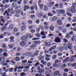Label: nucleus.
<instances>
[{
  "mask_svg": "<svg viewBox=\"0 0 76 76\" xmlns=\"http://www.w3.org/2000/svg\"><path fill=\"white\" fill-rule=\"evenodd\" d=\"M71 11L72 13H75V12H76V9H75V7H71Z\"/></svg>",
  "mask_w": 76,
  "mask_h": 76,
  "instance_id": "9",
  "label": "nucleus"
},
{
  "mask_svg": "<svg viewBox=\"0 0 76 76\" xmlns=\"http://www.w3.org/2000/svg\"><path fill=\"white\" fill-rule=\"evenodd\" d=\"M10 72H12L13 71V68H11L9 69Z\"/></svg>",
  "mask_w": 76,
  "mask_h": 76,
  "instance_id": "50",
  "label": "nucleus"
},
{
  "mask_svg": "<svg viewBox=\"0 0 76 76\" xmlns=\"http://www.w3.org/2000/svg\"><path fill=\"white\" fill-rule=\"evenodd\" d=\"M54 2L53 1H51L47 3L48 6L49 7H51L53 6V5H54Z\"/></svg>",
  "mask_w": 76,
  "mask_h": 76,
  "instance_id": "4",
  "label": "nucleus"
},
{
  "mask_svg": "<svg viewBox=\"0 0 76 76\" xmlns=\"http://www.w3.org/2000/svg\"><path fill=\"white\" fill-rule=\"evenodd\" d=\"M74 61H75V59L73 58H71L69 60V61H70L71 62H73Z\"/></svg>",
  "mask_w": 76,
  "mask_h": 76,
  "instance_id": "60",
  "label": "nucleus"
},
{
  "mask_svg": "<svg viewBox=\"0 0 76 76\" xmlns=\"http://www.w3.org/2000/svg\"><path fill=\"white\" fill-rule=\"evenodd\" d=\"M10 42H15V40H14V39H15V37L13 36H11L10 37Z\"/></svg>",
  "mask_w": 76,
  "mask_h": 76,
  "instance_id": "11",
  "label": "nucleus"
},
{
  "mask_svg": "<svg viewBox=\"0 0 76 76\" xmlns=\"http://www.w3.org/2000/svg\"><path fill=\"white\" fill-rule=\"evenodd\" d=\"M56 47H57V46H56V45L53 46L51 47L50 48L48 49V50L50 52V51H51L52 50H55V49L56 48Z\"/></svg>",
  "mask_w": 76,
  "mask_h": 76,
  "instance_id": "6",
  "label": "nucleus"
},
{
  "mask_svg": "<svg viewBox=\"0 0 76 76\" xmlns=\"http://www.w3.org/2000/svg\"><path fill=\"white\" fill-rule=\"evenodd\" d=\"M54 28L53 26H50V31H52L54 30Z\"/></svg>",
  "mask_w": 76,
  "mask_h": 76,
  "instance_id": "39",
  "label": "nucleus"
},
{
  "mask_svg": "<svg viewBox=\"0 0 76 76\" xmlns=\"http://www.w3.org/2000/svg\"><path fill=\"white\" fill-rule=\"evenodd\" d=\"M53 67H58V65L56 63L53 64Z\"/></svg>",
  "mask_w": 76,
  "mask_h": 76,
  "instance_id": "38",
  "label": "nucleus"
},
{
  "mask_svg": "<svg viewBox=\"0 0 76 76\" xmlns=\"http://www.w3.org/2000/svg\"><path fill=\"white\" fill-rule=\"evenodd\" d=\"M14 31L15 32H18V30L17 29V28H14L13 29Z\"/></svg>",
  "mask_w": 76,
  "mask_h": 76,
  "instance_id": "55",
  "label": "nucleus"
},
{
  "mask_svg": "<svg viewBox=\"0 0 76 76\" xmlns=\"http://www.w3.org/2000/svg\"><path fill=\"white\" fill-rule=\"evenodd\" d=\"M30 47L31 48H35L36 47V45L34 43H33L32 44V45L30 46Z\"/></svg>",
  "mask_w": 76,
  "mask_h": 76,
  "instance_id": "21",
  "label": "nucleus"
},
{
  "mask_svg": "<svg viewBox=\"0 0 76 76\" xmlns=\"http://www.w3.org/2000/svg\"><path fill=\"white\" fill-rule=\"evenodd\" d=\"M40 39L39 38L34 37L32 39V41H35V40H38Z\"/></svg>",
  "mask_w": 76,
  "mask_h": 76,
  "instance_id": "34",
  "label": "nucleus"
},
{
  "mask_svg": "<svg viewBox=\"0 0 76 76\" xmlns=\"http://www.w3.org/2000/svg\"><path fill=\"white\" fill-rule=\"evenodd\" d=\"M40 34L41 35L45 36V32L44 31H41L40 33Z\"/></svg>",
  "mask_w": 76,
  "mask_h": 76,
  "instance_id": "35",
  "label": "nucleus"
},
{
  "mask_svg": "<svg viewBox=\"0 0 76 76\" xmlns=\"http://www.w3.org/2000/svg\"><path fill=\"white\" fill-rule=\"evenodd\" d=\"M54 41L55 42H56V43H60L61 42V39L60 38L58 37H57L55 38Z\"/></svg>",
  "mask_w": 76,
  "mask_h": 76,
  "instance_id": "3",
  "label": "nucleus"
},
{
  "mask_svg": "<svg viewBox=\"0 0 76 76\" xmlns=\"http://www.w3.org/2000/svg\"><path fill=\"white\" fill-rule=\"evenodd\" d=\"M72 6L71 7H76V3L73 2L72 4Z\"/></svg>",
  "mask_w": 76,
  "mask_h": 76,
  "instance_id": "52",
  "label": "nucleus"
},
{
  "mask_svg": "<svg viewBox=\"0 0 76 76\" xmlns=\"http://www.w3.org/2000/svg\"><path fill=\"white\" fill-rule=\"evenodd\" d=\"M26 44V43H25V42L23 41L22 42H20V46H21V47H25Z\"/></svg>",
  "mask_w": 76,
  "mask_h": 76,
  "instance_id": "10",
  "label": "nucleus"
},
{
  "mask_svg": "<svg viewBox=\"0 0 76 76\" xmlns=\"http://www.w3.org/2000/svg\"><path fill=\"white\" fill-rule=\"evenodd\" d=\"M66 28H69L71 26V25L69 23H68L66 25Z\"/></svg>",
  "mask_w": 76,
  "mask_h": 76,
  "instance_id": "57",
  "label": "nucleus"
},
{
  "mask_svg": "<svg viewBox=\"0 0 76 76\" xmlns=\"http://www.w3.org/2000/svg\"><path fill=\"white\" fill-rule=\"evenodd\" d=\"M45 72V70L43 69H40L39 71H38V73H44Z\"/></svg>",
  "mask_w": 76,
  "mask_h": 76,
  "instance_id": "16",
  "label": "nucleus"
},
{
  "mask_svg": "<svg viewBox=\"0 0 76 76\" xmlns=\"http://www.w3.org/2000/svg\"><path fill=\"white\" fill-rule=\"evenodd\" d=\"M39 6L40 9H42V10L43 9V8H44V4H42Z\"/></svg>",
  "mask_w": 76,
  "mask_h": 76,
  "instance_id": "27",
  "label": "nucleus"
},
{
  "mask_svg": "<svg viewBox=\"0 0 76 76\" xmlns=\"http://www.w3.org/2000/svg\"><path fill=\"white\" fill-rule=\"evenodd\" d=\"M24 4H26L27 3H28V0H24V2H23Z\"/></svg>",
  "mask_w": 76,
  "mask_h": 76,
  "instance_id": "51",
  "label": "nucleus"
},
{
  "mask_svg": "<svg viewBox=\"0 0 76 76\" xmlns=\"http://www.w3.org/2000/svg\"><path fill=\"white\" fill-rule=\"evenodd\" d=\"M58 30H59V31L62 30V29H63V27L61 26H60L58 27Z\"/></svg>",
  "mask_w": 76,
  "mask_h": 76,
  "instance_id": "46",
  "label": "nucleus"
},
{
  "mask_svg": "<svg viewBox=\"0 0 76 76\" xmlns=\"http://www.w3.org/2000/svg\"><path fill=\"white\" fill-rule=\"evenodd\" d=\"M37 16L38 18H41L43 16V13L42 12L38 13L37 14Z\"/></svg>",
  "mask_w": 76,
  "mask_h": 76,
  "instance_id": "12",
  "label": "nucleus"
},
{
  "mask_svg": "<svg viewBox=\"0 0 76 76\" xmlns=\"http://www.w3.org/2000/svg\"><path fill=\"white\" fill-rule=\"evenodd\" d=\"M68 48H69V49H72V44L70 43H68Z\"/></svg>",
  "mask_w": 76,
  "mask_h": 76,
  "instance_id": "20",
  "label": "nucleus"
},
{
  "mask_svg": "<svg viewBox=\"0 0 76 76\" xmlns=\"http://www.w3.org/2000/svg\"><path fill=\"white\" fill-rule=\"evenodd\" d=\"M29 3L30 5H32L33 4V1L31 0L30 1H29Z\"/></svg>",
  "mask_w": 76,
  "mask_h": 76,
  "instance_id": "61",
  "label": "nucleus"
},
{
  "mask_svg": "<svg viewBox=\"0 0 76 76\" xmlns=\"http://www.w3.org/2000/svg\"><path fill=\"white\" fill-rule=\"evenodd\" d=\"M26 55L27 56H28L31 57H34L35 56L32 54V53L31 52H27L26 53Z\"/></svg>",
  "mask_w": 76,
  "mask_h": 76,
  "instance_id": "8",
  "label": "nucleus"
},
{
  "mask_svg": "<svg viewBox=\"0 0 76 76\" xmlns=\"http://www.w3.org/2000/svg\"><path fill=\"white\" fill-rule=\"evenodd\" d=\"M39 27L41 28V29H42V30H43V31H44V29H45V28H44V27L40 25L39 26Z\"/></svg>",
  "mask_w": 76,
  "mask_h": 76,
  "instance_id": "47",
  "label": "nucleus"
},
{
  "mask_svg": "<svg viewBox=\"0 0 76 76\" xmlns=\"http://www.w3.org/2000/svg\"><path fill=\"white\" fill-rule=\"evenodd\" d=\"M15 60L16 62H18L19 61H20V58L18 56L16 57L15 58Z\"/></svg>",
  "mask_w": 76,
  "mask_h": 76,
  "instance_id": "23",
  "label": "nucleus"
},
{
  "mask_svg": "<svg viewBox=\"0 0 76 76\" xmlns=\"http://www.w3.org/2000/svg\"><path fill=\"white\" fill-rule=\"evenodd\" d=\"M59 73H60V72L58 71H55L54 73V75L55 76H58L59 75Z\"/></svg>",
  "mask_w": 76,
  "mask_h": 76,
  "instance_id": "22",
  "label": "nucleus"
},
{
  "mask_svg": "<svg viewBox=\"0 0 76 76\" xmlns=\"http://www.w3.org/2000/svg\"><path fill=\"white\" fill-rule=\"evenodd\" d=\"M3 71V69H0V75H6V72H4L3 73L2 71Z\"/></svg>",
  "mask_w": 76,
  "mask_h": 76,
  "instance_id": "25",
  "label": "nucleus"
},
{
  "mask_svg": "<svg viewBox=\"0 0 76 76\" xmlns=\"http://www.w3.org/2000/svg\"><path fill=\"white\" fill-rule=\"evenodd\" d=\"M36 36L37 37H41V36L38 33H37L36 34Z\"/></svg>",
  "mask_w": 76,
  "mask_h": 76,
  "instance_id": "62",
  "label": "nucleus"
},
{
  "mask_svg": "<svg viewBox=\"0 0 76 76\" xmlns=\"http://www.w3.org/2000/svg\"><path fill=\"white\" fill-rule=\"evenodd\" d=\"M50 45H51V44L49 42H46L45 44V45L46 47H50V46H51Z\"/></svg>",
  "mask_w": 76,
  "mask_h": 76,
  "instance_id": "18",
  "label": "nucleus"
},
{
  "mask_svg": "<svg viewBox=\"0 0 76 76\" xmlns=\"http://www.w3.org/2000/svg\"><path fill=\"white\" fill-rule=\"evenodd\" d=\"M34 7L35 8V9H36V10H38V6L36 4L34 5Z\"/></svg>",
  "mask_w": 76,
  "mask_h": 76,
  "instance_id": "64",
  "label": "nucleus"
},
{
  "mask_svg": "<svg viewBox=\"0 0 76 76\" xmlns=\"http://www.w3.org/2000/svg\"><path fill=\"white\" fill-rule=\"evenodd\" d=\"M23 7L24 8L23 9L24 12H26V10H28V9H30V7L27 5H25Z\"/></svg>",
  "mask_w": 76,
  "mask_h": 76,
  "instance_id": "5",
  "label": "nucleus"
},
{
  "mask_svg": "<svg viewBox=\"0 0 76 76\" xmlns=\"http://www.w3.org/2000/svg\"><path fill=\"white\" fill-rule=\"evenodd\" d=\"M21 40L22 41H27L28 39L26 36L23 35L21 37Z\"/></svg>",
  "mask_w": 76,
  "mask_h": 76,
  "instance_id": "1",
  "label": "nucleus"
},
{
  "mask_svg": "<svg viewBox=\"0 0 76 76\" xmlns=\"http://www.w3.org/2000/svg\"><path fill=\"white\" fill-rule=\"evenodd\" d=\"M57 57V55H55L52 57V58L53 60H56Z\"/></svg>",
  "mask_w": 76,
  "mask_h": 76,
  "instance_id": "32",
  "label": "nucleus"
},
{
  "mask_svg": "<svg viewBox=\"0 0 76 76\" xmlns=\"http://www.w3.org/2000/svg\"><path fill=\"white\" fill-rule=\"evenodd\" d=\"M2 48H7V45L5 43L2 44Z\"/></svg>",
  "mask_w": 76,
  "mask_h": 76,
  "instance_id": "36",
  "label": "nucleus"
},
{
  "mask_svg": "<svg viewBox=\"0 0 76 76\" xmlns=\"http://www.w3.org/2000/svg\"><path fill=\"white\" fill-rule=\"evenodd\" d=\"M27 60H23L22 61V63H27Z\"/></svg>",
  "mask_w": 76,
  "mask_h": 76,
  "instance_id": "48",
  "label": "nucleus"
},
{
  "mask_svg": "<svg viewBox=\"0 0 76 76\" xmlns=\"http://www.w3.org/2000/svg\"><path fill=\"white\" fill-rule=\"evenodd\" d=\"M60 51H63L64 50V48L61 46L60 48Z\"/></svg>",
  "mask_w": 76,
  "mask_h": 76,
  "instance_id": "43",
  "label": "nucleus"
},
{
  "mask_svg": "<svg viewBox=\"0 0 76 76\" xmlns=\"http://www.w3.org/2000/svg\"><path fill=\"white\" fill-rule=\"evenodd\" d=\"M31 32L32 34H34V33H35V31L34 29H32L31 31Z\"/></svg>",
  "mask_w": 76,
  "mask_h": 76,
  "instance_id": "59",
  "label": "nucleus"
},
{
  "mask_svg": "<svg viewBox=\"0 0 76 76\" xmlns=\"http://www.w3.org/2000/svg\"><path fill=\"white\" fill-rule=\"evenodd\" d=\"M9 28L10 29H13V25L12 24H11L9 25Z\"/></svg>",
  "mask_w": 76,
  "mask_h": 76,
  "instance_id": "26",
  "label": "nucleus"
},
{
  "mask_svg": "<svg viewBox=\"0 0 76 76\" xmlns=\"http://www.w3.org/2000/svg\"><path fill=\"white\" fill-rule=\"evenodd\" d=\"M27 23L30 25H31V24H32L33 21L31 20H29L27 21Z\"/></svg>",
  "mask_w": 76,
  "mask_h": 76,
  "instance_id": "19",
  "label": "nucleus"
},
{
  "mask_svg": "<svg viewBox=\"0 0 76 76\" xmlns=\"http://www.w3.org/2000/svg\"><path fill=\"white\" fill-rule=\"evenodd\" d=\"M39 31H40V28H36V31L37 32H39Z\"/></svg>",
  "mask_w": 76,
  "mask_h": 76,
  "instance_id": "58",
  "label": "nucleus"
},
{
  "mask_svg": "<svg viewBox=\"0 0 76 76\" xmlns=\"http://www.w3.org/2000/svg\"><path fill=\"white\" fill-rule=\"evenodd\" d=\"M52 19L53 21H55L57 19V18L56 16H54L52 18Z\"/></svg>",
  "mask_w": 76,
  "mask_h": 76,
  "instance_id": "28",
  "label": "nucleus"
},
{
  "mask_svg": "<svg viewBox=\"0 0 76 76\" xmlns=\"http://www.w3.org/2000/svg\"><path fill=\"white\" fill-rule=\"evenodd\" d=\"M62 32L63 34H66V33L67 32L66 28H64V29H62Z\"/></svg>",
  "mask_w": 76,
  "mask_h": 76,
  "instance_id": "31",
  "label": "nucleus"
},
{
  "mask_svg": "<svg viewBox=\"0 0 76 76\" xmlns=\"http://www.w3.org/2000/svg\"><path fill=\"white\" fill-rule=\"evenodd\" d=\"M44 10L45 11H48V8L47 6H44Z\"/></svg>",
  "mask_w": 76,
  "mask_h": 76,
  "instance_id": "40",
  "label": "nucleus"
},
{
  "mask_svg": "<svg viewBox=\"0 0 76 76\" xmlns=\"http://www.w3.org/2000/svg\"><path fill=\"white\" fill-rule=\"evenodd\" d=\"M56 22L58 25L61 26L63 25V22L61 20L58 19L57 20Z\"/></svg>",
  "mask_w": 76,
  "mask_h": 76,
  "instance_id": "7",
  "label": "nucleus"
},
{
  "mask_svg": "<svg viewBox=\"0 0 76 76\" xmlns=\"http://www.w3.org/2000/svg\"><path fill=\"white\" fill-rule=\"evenodd\" d=\"M26 36L27 37V38H33V36H31V34H27Z\"/></svg>",
  "mask_w": 76,
  "mask_h": 76,
  "instance_id": "24",
  "label": "nucleus"
},
{
  "mask_svg": "<svg viewBox=\"0 0 76 76\" xmlns=\"http://www.w3.org/2000/svg\"><path fill=\"white\" fill-rule=\"evenodd\" d=\"M3 56H4L5 57H6L7 56L8 54L7 53H6L5 52L3 54Z\"/></svg>",
  "mask_w": 76,
  "mask_h": 76,
  "instance_id": "44",
  "label": "nucleus"
},
{
  "mask_svg": "<svg viewBox=\"0 0 76 76\" xmlns=\"http://www.w3.org/2000/svg\"><path fill=\"white\" fill-rule=\"evenodd\" d=\"M60 13L61 14H64L65 13V11L64 10L61 9L60 10Z\"/></svg>",
  "mask_w": 76,
  "mask_h": 76,
  "instance_id": "17",
  "label": "nucleus"
},
{
  "mask_svg": "<svg viewBox=\"0 0 76 76\" xmlns=\"http://www.w3.org/2000/svg\"><path fill=\"white\" fill-rule=\"evenodd\" d=\"M30 9L31 10H34V6H32L30 7Z\"/></svg>",
  "mask_w": 76,
  "mask_h": 76,
  "instance_id": "63",
  "label": "nucleus"
},
{
  "mask_svg": "<svg viewBox=\"0 0 76 76\" xmlns=\"http://www.w3.org/2000/svg\"><path fill=\"white\" fill-rule=\"evenodd\" d=\"M39 60H42L45 58V56H42V55H40L39 56Z\"/></svg>",
  "mask_w": 76,
  "mask_h": 76,
  "instance_id": "14",
  "label": "nucleus"
},
{
  "mask_svg": "<svg viewBox=\"0 0 76 76\" xmlns=\"http://www.w3.org/2000/svg\"><path fill=\"white\" fill-rule=\"evenodd\" d=\"M8 47L12 49L13 47V45L12 44H10L8 45Z\"/></svg>",
  "mask_w": 76,
  "mask_h": 76,
  "instance_id": "33",
  "label": "nucleus"
},
{
  "mask_svg": "<svg viewBox=\"0 0 76 76\" xmlns=\"http://www.w3.org/2000/svg\"><path fill=\"white\" fill-rule=\"evenodd\" d=\"M71 40L72 41H75V36H72L71 37Z\"/></svg>",
  "mask_w": 76,
  "mask_h": 76,
  "instance_id": "49",
  "label": "nucleus"
},
{
  "mask_svg": "<svg viewBox=\"0 0 76 76\" xmlns=\"http://www.w3.org/2000/svg\"><path fill=\"white\" fill-rule=\"evenodd\" d=\"M7 29V26H4L1 28L2 31H5Z\"/></svg>",
  "mask_w": 76,
  "mask_h": 76,
  "instance_id": "13",
  "label": "nucleus"
},
{
  "mask_svg": "<svg viewBox=\"0 0 76 76\" xmlns=\"http://www.w3.org/2000/svg\"><path fill=\"white\" fill-rule=\"evenodd\" d=\"M40 22V20L39 19H37L36 21V23L37 24H39Z\"/></svg>",
  "mask_w": 76,
  "mask_h": 76,
  "instance_id": "41",
  "label": "nucleus"
},
{
  "mask_svg": "<svg viewBox=\"0 0 76 76\" xmlns=\"http://www.w3.org/2000/svg\"><path fill=\"white\" fill-rule=\"evenodd\" d=\"M35 17V15H32L30 16V18H31V19H33V18H34Z\"/></svg>",
  "mask_w": 76,
  "mask_h": 76,
  "instance_id": "53",
  "label": "nucleus"
},
{
  "mask_svg": "<svg viewBox=\"0 0 76 76\" xmlns=\"http://www.w3.org/2000/svg\"><path fill=\"white\" fill-rule=\"evenodd\" d=\"M25 29H26V27L25 26H22L21 28V29L22 31H24Z\"/></svg>",
  "mask_w": 76,
  "mask_h": 76,
  "instance_id": "37",
  "label": "nucleus"
},
{
  "mask_svg": "<svg viewBox=\"0 0 76 76\" xmlns=\"http://www.w3.org/2000/svg\"><path fill=\"white\" fill-rule=\"evenodd\" d=\"M39 62H37L34 65V67H37V66L38 65H39Z\"/></svg>",
  "mask_w": 76,
  "mask_h": 76,
  "instance_id": "45",
  "label": "nucleus"
},
{
  "mask_svg": "<svg viewBox=\"0 0 76 76\" xmlns=\"http://www.w3.org/2000/svg\"><path fill=\"white\" fill-rule=\"evenodd\" d=\"M20 12H21V10L19 9H18L16 10V13L17 14L18 13H20Z\"/></svg>",
  "mask_w": 76,
  "mask_h": 76,
  "instance_id": "29",
  "label": "nucleus"
},
{
  "mask_svg": "<svg viewBox=\"0 0 76 76\" xmlns=\"http://www.w3.org/2000/svg\"><path fill=\"white\" fill-rule=\"evenodd\" d=\"M20 6H17L15 8V10H16V9H20Z\"/></svg>",
  "mask_w": 76,
  "mask_h": 76,
  "instance_id": "54",
  "label": "nucleus"
},
{
  "mask_svg": "<svg viewBox=\"0 0 76 76\" xmlns=\"http://www.w3.org/2000/svg\"><path fill=\"white\" fill-rule=\"evenodd\" d=\"M34 43H35L37 45H38L40 44V42L39 41H34Z\"/></svg>",
  "mask_w": 76,
  "mask_h": 76,
  "instance_id": "30",
  "label": "nucleus"
},
{
  "mask_svg": "<svg viewBox=\"0 0 76 76\" xmlns=\"http://www.w3.org/2000/svg\"><path fill=\"white\" fill-rule=\"evenodd\" d=\"M4 41L5 42H9V39H8V38H5L4 39Z\"/></svg>",
  "mask_w": 76,
  "mask_h": 76,
  "instance_id": "56",
  "label": "nucleus"
},
{
  "mask_svg": "<svg viewBox=\"0 0 76 76\" xmlns=\"http://www.w3.org/2000/svg\"><path fill=\"white\" fill-rule=\"evenodd\" d=\"M17 2H13L12 3V6L13 7L15 8L17 6Z\"/></svg>",
  "mask_w": 76,
  "mask_h": 76,
  "instance_id": "15",
  "label": "nucleus"
},
{
  "mask_svg": "<svg viewBox=\"0 0 76 76\" xmlns=\"http://www.w3.org/2000/svg\"><path fill=\"white\" fill-rule=\"evenodd\" d=\"M48 16H50V17H52V16H53V15H54L53 14L51 13H49L48 14Z\"/></svg>",
  "mask_w": 76,
  "mask_h": 76,
  "instance_id": "42",
  "label": "nucleus"
},
{
  "mask_svg": "<svg viewBox=\"0 0 76 76\" xmlns=\"http://www.w3.org/2000/svg\"><path fill=\"white\" fill-rule=\"evenodd\" d=\"M52 71L51 70H49L48 71H46L45 72V74H46V76H50V74L52 73Z\"/></svg>",
  "mask_w": 76,
  "mask_h": 76,
  "instance_id": "2",
  "label": "nucleus"
}]
</instances>
